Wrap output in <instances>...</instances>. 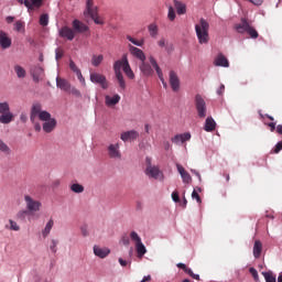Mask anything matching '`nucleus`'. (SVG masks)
Instances as JSON below:
<instances>
[{
	"label": "nucleus",
	"mask_w": 282,
	"mask_h": 282,
	"mask_svg": "<svg viewBox=\"0 0 282 282\" xmlns=\"http://www.w3.org/2000/svg\"><path fill=\"white\" fill-rule=\"evenodd\" d=\"M121 68L123 69V74H126L127 78L130 80L135 78V74L133 73V69H131L127 54H123L121 59L116 61L113 64L115 76L120 89H127V82L124 80V75H122Z\"/></svg>",
	"instance_id": "f257e3e1"
},
{
	"label": "nucleus",
	"mask_w": 282,
	"mask_h": 282,
	"mask_svg": "<svg viewBox=\"0 0 282 282\" xmlns=\"http://www.w3.org/2000/svg\"><path fill=\"white\" fill-rule=\"evenodd\" d=\"M153 68L155 69L158 77L161 80L164 89H166L169 87V84H166V80H164V73H162V68H160V65L158 64V61H155V57L150 56L149 62L144 59L143 62H141L139 66L141 74H143L147 77L153 76L154 74Z\"/></svg>",
	"instance_id": "f03ea898"
},
{
	"label": "nucleus",
	"mask_w": 282,
	"mask_h": 282,
	"mask_svg": "<svg viewBox=\"0 0 282 282\" xmlns=\"http://www.w3.org/2000/svg\"><path fill=\"white\" fill-rule=\"evenodd\" d=\"M208 30H210V24L208 23V21H206V19L202 18L198 24L195 25L196 36L200 45L208 43L209 41Z\"/></svg>",
	"instance_id": "7ed1b4c3"
},
{
	"label": "nucleus",
	"mask_w": 282,
	"mask_h": 282,
	"mask_svg": "<svg viewBox=\"0 0 282 282\" xmlns=\"http://www.w3.org/2000/svg\"><path fill=\"white\" fill-rule=\"evenodd\" d=\"M39 118L42 122L52 120V115L45 110H42L41 104H34L31 108L30 120L34 122Z\"/></svg>",
	"instance_id": "20e7f679"
},
{
	"label": "nucleus",
	"mask_w": 282,
	"mask_h": 282,
	"mask_svg": "<svg viewBox=\"0 0 282 282\" xmlns=\"http://www.w3.org/2000/svg\"><path fill=\"white\" fill-rule=\"evenodd\" d=\"M130 239L134 241L137 254L139 259H142L147 254V247L142 243V238L135 231L130 232Z\"/></svg>",
	"instance_id": "39448f33"
},
{
	"label": "nucleus",
	"mask_w": 282,
	"mask_h": 282,
	"mask_svg": "<svg viewBox=\"0 0 282 282\" xmlns=\"http://www.w3.org/2000/svg\"><path fill=\"white\" fill-rule=\"evenodd\" d=\"M87 14L93 19L96 25H102V19L98 17V8L94 7V0L86 1Z\"/></svg>",
	"instance_id": "423d86ee"
},
{
	"label": "nucleus",
	"mask_w": 282,
	"mask_h": 282,
	"mask_svg": "<svg viewBox=\"0 0 282 282\" xmlns=\"http://www.w3.org/2000/svg\"><path fill=\"white\" fill-rule=\"evenodd\" d=\"M195 107H196L198 118L200 119L206 118V113H207L206 101L204 100L202 95L195 96Z\"/></svg>",
	"instance_id": "0eeeda50"
},
{
	"label": "nucleus",
	"mask_w": 282,
	"mask_h": 282,
	"mask_svg": "<svg viewBox=\"0 0 282 282\" xmlns=\"http://www.w3.org/2000/svg\"><path fill=\"white\" fill-rule=\"evenodd\" d=\"M24 202L26 204V209L29 210V213H39V210H41V202L32 198V196L25 195Z\"/></svg>",
	"instance_id": "6e6552de"
},
{
	"label": "nucleus",
	"mask_w": 282,
	"mask_h": 282,
	"mask_svg": "<svg viewBox=\"0 0 282 282\" xmlns=\"http://www.w3.org/2000/svg\"><path fill=\"white\" fill-rule=\"evenodd\" d=\"M90 80L96 85H100L104 89H109V82H107V77L100 73H90Z\"/></svg>",
	"instance_id": "1a4fd4ad"
},
{
	"label": "nucleus",
	"mask_w": 282,
	"mask_h": 282,
	"mask_svg": "<svg viewBox=\"0 0 282 282\" xmlns=\"http://www.w3.org/2000/svg\"><path fill=\"white\" fill-rule=\"evenodd\" d=\"M108 156L111 160H120L122 158V153H120V144L119 143H112L108 145Z\"/></svg>",
	"instance_id": "9d476101"
},
{
	"label": "nucleus",
	"mask_w": 282,
	"mask_h": 282,
	"mask_svg": "<svg viewBox=\"0 0 282 282\" xmlns=\"http://www.w3.org/2000/svg\"><path fill=\"white\" fill-rule=\"evenodd\" d=\"M31 76L34 83H41V80H43L45 77V70L41 66H33L31 68Z\"/></svg>",
	"instance_id": "9b49d317"
},
{
	"label": "nucleus",
	"mask_w": 282,
	"mask_h": 282,
	"mask_svg": "<svg viewBox=\"0 0 282 282\" xmlns=\"http://www.w3.org/2000/svg\"><path fill=\"white\" fill-rule=\"evenodd\" d=\"M59 36L61 39H67V41H74V37L76 36V31L69 26H63L59 30Z\"/></svg>",
	"instance_id": "f8f14e48"
},
{
	"label": "nucleus",
	"mask_w": 282,
	"mask_h": 282,
	"mask_svg": "<svg viewBox=\"0 0 282 282\" xmlns=\"http://www.w3.org/2000/svg\"><path fill=\"white\" fill-rule=\"evenodd\" d=\"M129 52L131 55L134 56V58H138V61H141V63H143V61H147V55L144 54V51L141 48H138L133 45H129Z\"/></svg>",
	"instance_id": "ddd939ff"
},
{
	"label": "nucleus",
	"mask_w": 282,
	"mask_h": 282,
	"mask_svg": "<svg viewBox=\"0 0 282 282\" xmlns=\"http://www.w3.org/2000/svg\"><path fill=\"white\" fill-rule=\"evenodd\" d=\"M145 175H148V177H152L153 180H160V176L162 175V171H160V167L155 165L147 166Z\"/></svg>",
	"instance_id": "4468645a"
},
{
	"label": "nucleus",
	"mask_w": 282,
	"mask_h": 282,
	"mask_svg": "<svg viewBox=\"0 0 282 282\" xmlns=\"http://www.w3.org/2000/svg\"><path fill=\"white\" fill-rule=\"evenodd\" d=\"M170 85L173 91H180V77L174 70H170Z\"/></svg>",
	"instance_id": "2eb2a0df"
},
{
	"label": "nucleus",
	"mask_w": 282,
	"mask_h": 282,
	"mask_svg": "<svg viewBox=\"0 0 282 282\" xmlns=\"http://www.w3.org/2000/svg\"><path fill=\"white\" fill-rule=\"evenodd\" d=\"M138 138H140V133H138V131H135V130H130V131L122 132L121 135H120V139L122 140V142H129L131 140H138Z\"/></svg>",
	"instance_id": "dca6fc26"
},
{
	"label": "nucleus",
	"mask_w": 282,
	"mask_h": 282,
	"mask_svg": "<svg viewBox=\"0 0 282 282\" xmlns=\"http://www.w3.org/2000/svg\"><path fill=\"white\" fill-rule=\"evenodd\" d=\"M250 28V24L246 18H242L240 23L235 24V30L238 34H246Z\"/></svg>",
	"instance_id": "f3484780"
},
{
	"label": "nucleus",
	"mask_w": 282,
	"mask_h": 282,
	"mask_svg": "<svg viewBox=\"0 0 282 282\" xmlns=\"http://www.w3.org/2000/svg\"><path fill=\"white\" fill-rule=\"evenodd\" d=\"M176 169L184 184H191L193 182V177H191V174L184 169V166L176 164Z\"/></svg>",
	"instance_id": "a211bd4d"
},
{
	"label": "nucleus",
	"mask_w": 282,
	"mask_h": 282,
	"mask_svg": "<svg viewBox=\"0 0 282 282\" xmlns=\"http://www.w3.org/2000/svg\"><path fill=\"white\" fill-rule=\"evenodd\" d=\"M191 140V132H184L182 134H176L172 138L173 144H184Z\"/></svg>",
	"instance_id": "6ab92c4d"
},
{
	"label": "nucleus",
	"mask_w": 282,
	"mask_h": 282,
	"mask_svg": "<svg viewBox=\"0 0 282 282\" xmlns=\"http://www.w3.org/2000/svg\"><path fill=\"white\" fill-rule=\"evenodd\" d=\"M57 121L53 118L50 119L48 121H44L42 124V129L44 133H52L56 129Z\"/></svg>",
	"instance_id": "aec40b11"
},
{
	"label": "nucleus",
	"mask_w": 282,
	"mask_h": 282,
	"mask_svg": "<svg viewBox=\"0 0 282 282\" xmlns=\"http://www.w3.org/2000/svg\"><path fill=\"white\" fill-rule=\"evenodd\" d=\"M56 86L58 89H62V91H69L72 89V84H69L67 79L61 77L56 78Z\"/></svg>",
	"instance_id": "412c9836"
},
{
	"label": "nucleus",
	"mask_w": 282,
	"mask_h": 282,
	"mask_svg": "<svg viewBox=\"0 0 282 282\" xmlns=\"http://www.w3.org/2000/svg\"><path fill=\"white\" fill-rule=\"evenodd\" d=\"M217 129V122H215V119L213 117H207L205 120L204 130L207 131V133H210Z\"/></svg>",
	"instance_id": "4be33fe9"
},
{
	"label": "nucleus",
	"mask_w": 282,
	"mask_h": 282,
	"mask_svg": "<svg viewBox=\"0 0 282 282\" xmlns=\"http://www.w3.org/2000/svg\"><path fill=\"white\" fill-rule=\"evenodd\" d=\"M215 65L217 67H230V63L228 62V58L224 56V54H218L215 58Z\"/></svg>",
	"instance_id": "5701e85b"
},
{
	"label": "nucleus",
	"mask_w": 282,
	"mask_h": 282,
	"mask_svg": "<svg viewBox=\"0 0 282 282\" xmlns=\"http://www.w3.org/2000/svg\"><path fill=\"white\" fill-rule=\"evenodd\" d=\"M176 265L177 268L183 270L186 274H188V276H191L192 279H195V281H199V274H195L191 268L186 267V264L180 262Z\"/></svg>",
	"instance_id": "b1692460"
},
{
	"label": "nucleus",
	"mask_w": 282,
	"mask_h": 282,
	"mask_svg": "<svg viewBox=\"0 0 282 282\" xmlns=\"http://www.w3.org/2000/svg\"><path fill=\"white\" fill-rule=\"evenodd\" d=\"M0 45L3 50H8V47H10V45H12V40H10V37H8V34H6V32H0Z\"/></svg>",
	"instance_id": "393cba45"
},
{
	"label": "nucleus",
	"mask_w": 282,
	"mask_h": 282,
	"mask_svg": "<svg viewBox=\"0 0 282 282\" xmlns=\"http://www.w3.org/2000/svg\"><path fill=\"white\" fill-rule=\"evenodd\" d=\"M109 249L107 248H100L99 246L94 247V254L96 257H99V259H105L106 257L109 256Z\"/></svg>",
	"instance_id": "a878e982"
},
{
	"label": "nucleus",
	"mask_w": 282,
	"mask_h": 282,
	"mask_svg": "<svg viewBox=\"0 0 282 282\" xmlns=\"http://www.w3.org/2000/svg\"><path fill=\"white\" fill-rule=\"evenodd\" d=\"M118 102H120V95H115L113 97L107 95L105 97V104L107 105V107H113L118 105Z\"/></svg>",
	"instance_id": "bb28decb"
},
{
	"label": "nucleus",
	"mask_w": 282,
	"mask_h": 282,
	"mask_svg": "<svg viewBox=\"0 0 282 282\" xmlns=\"http://www.w3.org/2000/svg\"><path fill=\"white\" fill-rule=\"evenodd\" d=\"M73 30L74 32H87V30H89V28L87 25H85V23L78 21V20H74L73 21Z\"/></svg>",
	"instance_id": "cd10ccee"
},
{
	"label": "nucleus",
	"mask_w": 282,
	"mask_h": 282,
	"mask_svg": "<svg viewBox=\"0 0 282 282\" xmlns=\"http://www.w3.org/2000/svg\"><path fill=\"white\" fill-rule=\"evenodd\" d=\"M262 251H263V245L260 242V240H256L253 245L254 259H259L261 257Z\"/></svg>",
	"instance_id": "c85d7f7f"
},
{
	"label": "nucleus",
	"mask_w": 282,
	"mask_h": 282,
	"mask_svg": "<svg viewBox=\"0 0 282 282\" xmlns=\"http://www.w3.org/2000/svg\"><path fill=\"white\" fill-rule=\"evenodd\" d=\"M14 120V115L12 112H6L0 116V122L1 124H10Z\"/></svg>",
	"instance_id": "c756f323"
},
{
	"label": "nucleus",
	"mask_w": 282,
	"mask_h": 282,
	"mask_svg": "<svg viewBox=\"0 0 282 282\" xmlns=\"http://www.w3.org/2000/svg\"><path fill=\"white\" fill-rule=\"evenodd\" d=\"M148 31L152 39H158V34H160V29L158 28V24L155 23L149 24Z\"/></svg>",
	"instance_id": "7c9ffc66"
},
{
	"label": "nucleus",
	"mask_w": 282,
	"mask_h": 282,
	"mask_svg": "<svg viewBox=\"0 0 282 282\" xmlns=\"http://www.w3.org/2000/svg\"><path fill=\"white\" fill-rule=\"evenodd\" d=\"M174 8L176 9L177 14H186V4L180 0H174Z\"/></svg>",
	"instance_id": "2f4dec72"
},
{
	"label": "nucleus",
	"mask_w": 282,
	"mask_h": 282,
	"mask_svg": "<svg viewBox=\"0 0 282 282\" xmlns=\"http://www.w3.org/2000/svg\"><path fill=\"white\" fill-rule=\"evenodd\" d=\"M52 228H54V220L50 219L45 228L42 230V237H44V239L50 235V232H52Z\"/></svg>",
	"instance_id": "473e14b6"
},
{
	"label": "nucleus",
	"mask_w": 282,
	"mask_h": 282,
	"mask_svg": "<svg viewBox=\"0 0 282 282\" xmlns=\"http://www.w3.org/2000/svg\"><path fill=\"white\" fill-rule=\"evenodd\" d=\"M9 224L10 225L4 226L7 230H14L15 232H19V230H21V227L19 226V224H17V221L9 219Z\"/></svg>",
	"instance_id": "72a5a7b5"
},
{
	"label": "nucleus",
	"mask_w": 282,
	"mask_h": 282,
	"mask_svg": "<svg viewBox=\"0 0 282 282\" xmlns=\"http://www.w3.org/2000/svg\"><path fill=\"white\" fill-rule=\"evenodd\" d=\"M14 72L18 76V78H25V68H23V66L21 65H15L14 66Z\"/></svg>",
	"instance_id": "f704fd0d"
},
{
	"label": "nucleus",
	"mask_w": 282,
	"mask_h": 282,
	"mask_svg": "<svg viewBox=\"0 0 282 282\" xmlns=\"http://www.w3.org/2000/svg\"><path fill=\"white\" fill-rule=\"evenodd\" d=\"M70 191L73 193H77V194L84 193L85 192V186H83L78 183H74V184L70 185Z\"/></svg>",
	"instance_id": "c9c22d12"
},
{
	"label": "nucleus",
	"mask_w": 282,
	"mask_h": 282,
	"mask_svg": "<svg viewBox=\"0 0 282 282\" xmlns=\"http://www.w3.org/2000/svg\"><path fill=\"white\" fill-rule=\"evenodd\" d=\"M0 151L4 153V155H10V153H12V150L10 149V147H8V144H6V142H3V140L1 139H0Z\"/></svg>",
	"instance_id": "e433bc0d"
},
{
	"label": "nucleus",
	"mask_w": 282,
	"mask_h": 282,
	"mask_svg": "<svg viewBox=\"0 0 282 282\" xmlns=\"http://www.w3.org/2000/svg\"><path fill=\"white\" fill-rule=\"evenodd\" d=\"M104 58L105 57L102 55H94L93 59H91V65L94 67H98L100 65V63H102Z\"/></svg>",
	"instance_id": "4c0bfd02"
},
{
	"label": "nucleus",
	"mask_w": 282,
	"mask_h": 282,
	"mask_svg": "<svg viewBox=\"0 0 282 282\" xmlns=\"http://www.w3.org/2000/svg\"><path fill=\"white\" fill-rule=\"evenodd\" d=\"M247 34H249L250 39H259V32L252 25L247 30Z\"/></svg>",
	"instance_id": "58836bf2"
},
{
	"label": "nucleus",
	"mask_w": 282,
	"mask_h": 282,
	"mask_svg": "<svg viewBox=\"0 0 282 282\" xmlns=\"http://www.w3.org/2000/svg\"><path fill=\"white\" fill-rule=\"evenodd\" d=\"M50 23V15L47 13H43L40 17V25H43V28H45L46 25H48Z\"/></svg>",
	"instance_id": "ea45409f"
},
{
	"label": "nucleus",
	"mask_w": 282,
	"mask_h": 282,
	"mask_svg": "<svg viewBox=\"0 0 282 282\" xmlns=\"http://www.w3.org/2000/svg\"><path fill=\"white\" fill-rule=\"evenodd\" d=\"M0 113H10V104H8L7 101L0 102Z\"/></svg>",
	"instance_id": "a19ab883"
},
{
	"label": "nucleus",
	"mask_w": 282,
	"mask_h": 282,
	"mask_svg": "<svg viewBox=\"0 0 282 282\" xmlns=\"http://www.w3.org/2000/svg\"><path fill=\"white\" fill-rule=\"evenodd\" d=\"M127 39L130 41V43H132L133 45H137V47H142V45H144V40H135L133 39L131 35H128Z\"/></svg>",
	"instance_id": "79ce46f5"
},
{
	"label": "nucleus",
	"mask_w": 282,
	"mask_h": 282,
	"mask_svg": "<svg viewBox=\"0 0 282 282\" xmlns=\"http://www.w3.org/2000/svg\"><path fill=\"white\" fill-rule=\"evenodd\" d=\"M267 282H276V276L272 272H262Z\"/></svg>",
	"instance_id": "37998d69"
},
{
	"label": "nucleus",
	"mask_w": 282,
	"mask_h": 282,
	"mask_svg": "<svg viewBox=\"0 0 282 282\" xmlns=\"http://www.w3.org/2000/svg\"><path fill=\"white\" fill-rule=\"evenodd\" d=\"M25 28V23L21 20H18L15 23H14V30L15 32H21L23 29Z\"/></svg>",
	"instance_id": "c03bdc74"
},
{
	"label": "nucleus",
	"mask_w": 282,
	"mask_h": 282,
	"mask_svg": "<svg viewBox=\"0 0 282 282\" xmlns=\"http://www.w3.org/2000/svg\"><path fill=\"white\" fill-rule=\"evenodd\" d=\"M31 6H32V10H34V8H41V6H43V0H31Z\"/></svg>",
	"instance_id": "a18cd8bd"
},
{
	"label": "nucleus",
	"mask_w": 282,
	"mask_h": 282,
	"mask_svg": "<svg viewBox=\"0 0 282 282\" xmlns=\"http://www.w3.org/2000/svg\"><path fill=\"white\" fill-rule=\"evenodd\" d=\"M18 3H20V6H25V8H28V10H32V3H30V0H17Z\"/></svg>",
	"instance_id": "49530a36"
},
{
	"label": "nucleus",
	"mask_w": 282,
	"mask_h": 282,
	"mask_svg": "<svg viewBox=\"0 0 282 282\" xmlns=\"http://www.w3.org/2000/svg\"><path fill=\"white\" fill-rule=\"evenodd\" d=\"M192 198L196 199L197 204H202V197L199 196V193H197L196 189L192 192Z\"/></svg>",
	"instance_id": "de8ad7c7"
},
{
	"label": "nucleus",
	"mask_w": 282,
	"mask_h": 282,
	"mask_svg": "<svg viewBox=\"0 0 282 282\" xmlns=\"http://www.w3.org/2000/svg\"><path fill=\"white\" fill-rule=\"evenodd\" d=\"M167 18H169L171 21H175V9H173V7H170V8H169Z\"/></svg>",
	"instance_id": "09e8293b"
},
{
	"label": "nucleus",
	"mask_w": 282,
	"mask_h": 282,
	"mask_svg": "<svg viewBox=\"0 0 282 282\" xmlns=\"http://www.w3.org/2000/svg\"><path fill=\"white\" fill-rule=\"evenodd\" d=\"M69 67L72 69V72H74V74H78L80 73V70L78 69V66H76V63H74V61H69Z\"/></svg>",
	"instance_id": "8fccbe9b"
},
{
	"label": "nucleus",
	"mask_w": 282,
	"mask_h": 282,
	"mask_svg": "<svg viewBox=\"0 0 282 282\" xmlns=\"http://www.w3.org/2000/svg\"><path fill=\"white\" fill-rule=\"evenodd\" d=\"M64 54H65V53L63 52V50L56 48V50H55V59H56V61H61V58H63Z\"/></svg>",
	"instance_id": "3c124183"
},
{
	"label": "nucleus",
	"mask_w": 282,
	"mask_h": 282,
	"mask_svg": "<svg viewBox=\"0 0 282 282\" xmlns=\"http://www.w3.org/2000/svg\"><path fill=\"white\" fill-rule=\"evenodd\" d=\"M250 274L253 276L254 281H259V272L254 268L249 269Z\"/></svg>",
	"instance_id": "603ef678"
},
{
	"label": "nucleus",
	"mask_w": 282,
	"mask_h": 282,
	"mask_svg": "<svg viewBox=\"0 0 282 282\" xmlns=\"http://www.w3.org/2000/svg\"><path fill=\"white\" fill-rule=\"evenodd\" d=\"M26 215H28V210H20L17 214V219H25Z\"/></svg>",
	"instance_id": "864d4df0"
},
{
	"label": "nucleus",
	"mask_w": 282,
	"mask_h": 282,
	"mask_svg": "<svg viewBox=\"0 0 282 282\" xmlns=\"http://www.w3.org/2000/svg\"><path fill=\"white\" fill-rule=\"evenodd\" d=\"M69 94H72L73 96H76L77 98H80V90H78L77 88H70L69 89Z\"/></svg>",
	"instance_id": "5fc2aeb1"
},
{
	"label": "nucleus",
	"mask_w": 282,
	"mask_h": 282,
	"mask_svg": "<svg viewBox=\"0 0 282 282\" xmlns=\"http://www.w3.org/2000/svg\"><path fill=\"white\" fill-rule=\"evenodd\" d=\"M225 91H226V86L224 84H221L220 87L217 89V95L224 96Z\"/></svg>",
	"instance_id": "6e6d98bb"
},
{
	"label": "nucleus",
	"mask_w": 282,
	"mask_h": 282,
	"mask_svg": "<svg viewBox=\"0 0 282 282\" xmlns=\"http://www.w3.org/2000/svg\"><path fill=\"white\" fill-rule=\"evenodd\" d=\"M52 245H51V250L54 252V253H56V246H58V240H52V242H51Z\"/></svg>",
	"instance_id": "4d7b16f0"
},
{
	"label": "nucleus",
	"mask_w": 282,
	"mask_h": 282,
	"mask_svg": "<svg viewBox=\"0 0 282 282\" xmlns=\"http://www.w3.org/2000/svg\"><path fill=\"white\" fill-rule=\"evenodd\" d=\"M172 199H173V202H175L177 204L180 202V193H177L176 191L173 192Z\"/></svg>",
	"instance_id": "13d9d810"
},
{
	"label": "nucleus",
	"mask_w": 282,
	"mask_h": 282,
	"mask_svg": "<svg viewBox=\"0 0 282 282\" xmlns=\"http://www.w3.org/2000/svg\"><path fill=\"white\" fill-rule=\"evenodd\" d=\"M76 76H77L79 83H82V85L85 86L86 83H85V77H83V73L79 70V73H77Z\"/></svg>",
	"instance_id": "bf43d9fd"
},
{
	"label": "nucleus",
	"mask_w": 282,
	"mask_h": 282,
	"mask_svg": "<svg viewBox=\"0 0 282 282\" xmlns=\"http://www.w3.org/2000/svg\"><path fill=\"white\" fill-rule=\"evenodd\" d=\"M121 243H122L123 246H129V243H131V240L128 238V236H123V237L121 238Z\"/></svg>",
	"instance_id": "052dcab7"
},
{
	"label": "nucleus",
	"mask_w": 282,
	"mask_h": 282,
	"mask_svg": "<svg viewBox=\"0 0 282 282\" xmlns=\"http://www.w3.org/2000/svg\"><path fill=\"white\" fill-rule=\"evenodd\" d=\"M280 151H282V141L278 142L274 148V153H279Z\"/></svg>",
	"instance_id": "680f3d73"
},
{
	"label": "nucleus",
	"mask_w": 282,
	"mask_h": 282,
	"mask_svg": "<svg viewBox=\"0 0 282 282\" xmlns=\"http://www.w3.org/2000/svg\"><path fill=\"white\" fill-rule=\"evenodd\" d=\"M80 230H82V235H83L84 237H87V236L89 235V231L87 230V226H83V227L80 228Z\"/></svg>",
	"instance_id": "e2e57ef3"
},
{
	"label": "nucleus",
	"mask_w": 282,
	"mask_h": 282,
	"mask_svg": "<svg viewBox=\"0 0 282 282\" xmlns=\"http://www.w3.org/2000/svg\"><path fill=\"white\" fill-rule=\"evenodd\" d=\"M33 124H34V130L39 133L41 131V123L33 122Z\"/></svg>",
	"instance_id": "0e129e2a"
},
{
	"label": "nucleus",
	"mask_w": 282,
	"mask_h": 282,
	"mask_svg": "<svg viewBox=\"0 0 282 282\" xmlns=\"http://www.w3.org/2000/svg\"><path fill=\"white\" fill-rule=\"evenodd\" d=\"M253 6H261L263 3V0H250Z\"/></svg>",
	"instance_id": "69168bd1"
},
{
	"label": "nucleus",
	"mask_w": 282,
	"mask_h": 282,
	"mask_svg": "<svg viewBox=\"0 0 282 282\" xmlns=\"http://www.w3.org/2000/svg\"><path fill=\"white\" fill-rule=\"evenodd\" d=\"M140 282H151V275H145Z\"/></svg>",
	"instance_id": "338daca9"
},
{
	"label": "nucleus",
	"mask_w": 282,
	"mask_h": 282,
	"mask_svg": "<svg viewBox=\"0 0 282 282\" xmlns=\"http://www.w3.org/2000/svg\"><path fill=\"white\" fill-rule=\"evenodd\" d=\"M276 133H279L280 135H282V124H279L276 127Z\"/></svg>",
	"instance_id": "774afa93"
}]
</instances>
